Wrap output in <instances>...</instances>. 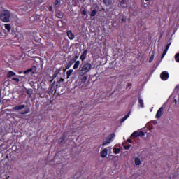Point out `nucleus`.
<instances>
[{
	"label": "nucleus",
	"mask_w": 179,
	"mask_h": 179,
	"mask_svg": "<svg viewBox=\"0 0 179 179\" xmlns=\"http://www.w3.org/2000/svg\"><path fill=\"white\" fill-rule=\"evenodd\" d=\"M29 113H30V109L27 108L24 111H22L20 114H21V115H26V114H29Z\"/></svg>",
	"instance_id": "nucleus-25"
},
{
	"label": "nucleus",
	"mask_w": 179,
	"mask_h": 179,
	"mask_svg": "<svg viewBox=\"0 0 179 179\" xmlns=\"http://www.w3.org/2000/svg\"><path fill=\"white\" fill-rule=\"evenodd\" d=\"M143 1H144L145 2L148 3L150 0H143Z\"/></svg>",
	"instance_id": "nucleus-52"
},
{
	"label": "nucleus",
	"mask_w": 179,
	"mask_h": 179,
	"mask_svg": "<svg viewBox=\"0 0 179 179\" xmlns=\"http://www.w3.org/2000/svg\"><path fill=\"white\" fill-rule=\"evenodd\" d=\"M114 138H115V134L112 133L108 137L106 138L105 141H103L102 143V146H106V145H108V143H111L113 141H114Z\"/></svg>",
	"instance_id": "nucleus-3"
},
{
	"label": "nucleus",
	"mask_w": 179,
	"mask_h": 179,
	"mask_svg": "<svg viewBox=\"0 0 179 179\" xmlns=\"http://www.w3.org/2000/svg\"><path fill=\"white\" fill-rule=\"evenodd\" d=\"M62 82H64V78H60L57 83L54 81L50 85V90H57L58 87H61Z\"/></svg>",
	"instance_id": "nucleus-4"
},
{
	"label": "nucleus",
	"mask_w": 179,
	"mask_h": 179,
	"mask_svg": "<svg viewBox=\"0 0 179 179\" xmlns=\"http://www.w3.org/2000/svg\"><path fill=\"white\" fill-rule=\"evenodd\" d=\"M92 69V64L90 63H84L80 65L79 68V76H83L84 75H86L88 72L90 71Z\"/></svg>",
	"instance_id": "nucleus-2"
},
{
	"label": "nucleus",
	"mask_w": 179,
	"mask_h": 179,
	"mask_svg": "<svg viewBox=\"0 0 179 179\" xmlns=\"http://www.w3.org/2000/svg\"><path fill=\"white\" fill-rule=\"evenodd\" d=\"M48 92V94H51V93H54L55 94H59V92H57L58 91L57 90H50V91H47Z\"/></svg>",
	"instance_id": "nucleus-32"
},
{
	"label": "nucleus",
	"mask_w": 179,
	"mask_h": 179,
	"mask_svg": "<svg viewBox=\"0 0 179 179\" xmlns=\"http://www.w3.org/2000/svg\"><path fill=\"white\" fill-rule=\"evenodd\" d=\"M107 155H108V149L104 148L101 152V157H107Z\"/></svg>",
	"instance_id": "nucleus-13"
},
{
	"label": "nucleus",
	"mask_w": 179,
	"mask_h": 179,
	"mask_svg": "<svg viewBox=\"0 0 179 179\" xmlns=\"http://www.w3.org/2000/svg\"><path fill=\"white\" fill-rule=\"evenodd\" d=\"M173 103H175V106H177V99H174Z\"/></svg>",
	"instance_id": "nucleus-50"
},
{
	"label": "nucleus",
	"mask_w": 179,
	"mask_h": 179,
	"mask_svg": "<svg viewBox=\"0 0 179 179\" xmlns=\"http://www.w3.org/2000/svg\"><path fill=\"white\" fill-rule=\"evenodd\" d=\"M41 92L38 93L39 97H41V99H43V97H45V91H41Z\"/></svg>",
	"instance_id": "nucleus-31"
},
{
	"label": "nucleus",
	"mask_w": 179,
	"mask_h": 179,
	"mask_svg": "<svg viewBox=\"0 0 179 179\" xmlns=\"http://www.w3.org/2000/svg\"><path fill=\"white\" fill-rule=\"evenodd\" d=\"M169 72L167 71H162L160 74L162 80H167V79H169Z\"/></svg>",
	"instance_id": "nucleus-7"
},
{
	"label": "nucleus",
	"mask_w": 179,
	"mask_h": 179,
	"mask_svg": "<svg viewBox=\"0 0 179 179\" xmlns=\"http://www.w3.org/2000/svg\"><path fill=\"white\" fill-rule=\"evenodd\" d=\"M4 27L8 33H10V30H12V27L10 26V24H4Z\"/></svg>",
	"instance_id": "nucleus-21"
},
{
	"label": "nucleus",
	"mask_w": 179,
	"mask_h": 179,
	"mask_svg": "<svg viewBox=\"0 0 179 179\" xmlns=\"http://www.w3.org/2000/svg\"><path fill=\"white\" fill-rule=\"evenodd\" d=\"M71 66H72V64H70L68 62L67 64L66 65V69H69V68H71Z\"/></svg>",
	"instance_id": "nucleus-41"
},
{
	"label": "nucleus",
	"mask_w": 179,
	"mask_h": 179,
	"mask_svg": "<svg viewBox=\"0 0 179 179\" xmlns=\"http://www.w3.org/2000/svg\"><path fill=\"white\" fill-rule=\"evenodd\" d=\"M96 15H97V10L94 9L91 13H90V17H94V16H96Z\"/></svg>",
	"instance_id": "nucleus-29"
},
{
	"label": "nucleus",
	"mask_w": 179,
	"mask_h": 179,
	"mask_svg": "<svg viewBox=\"0 0 179 179\" xmlns=\"http://www.w3.org/2000/svg\"><path fill=\"white\" fill-rule=\"evenodd\" d=\"M0 103H1V101H0Z\"/></svg>",
	"instance_id": "nucleus-55"
},
{
	"label": "nucleus",
	"mask_w": 179,
	"mask_h": 179,
	"mask_svg": "<svg viewBox=\"0 0 179 179\" xmlns=\"http://www.w3.org/2000/svg\"><path fill=\"white\" fill-rule=\"evenodd\" d=\"M124 148L126 150H128L129 149L131 148V145L130 144H129L128 145H124Z\"/></svg>",
	"instance_id": "nucleus-39"
},
{
	"label": "nucleus",
	"mask_w": 179,
	"mask_h": 179,
	"mask_svg": "<svg viewBox=\"0 0 179 179\" xmlns=\"http://www.w3.org/2000/svg\"><path fill=\"white\" fill-rule=\"evenodd\" d=\"M67 36L69 40H73V38H75V35L73 34V33H72V31H68Z\"/></svg>",
	"instance_id": "nucleus-16"
},
{
	"label": "nucleus",
	"mask_w": 179,
	"mask_h": 179,
	"mask_svg": "<svg viewBox=\"0 0 179 179\" xmlns=\"http://www.w3.org/2000/svg\"><path fill=\"white\" fill-rule=\"evenodd\" d=\"M138 136H145V132L136 131L131 135V138H138Z\"/></svg>",
	"instance_id": "nucleus-6"
},
{
	"label": "nucleus",
	"mask_w": 179,
	"mask_h": 179,
	"mask_svg": "<svg viewBox=\"0 0 179 179\" xmlns=\"http://www.w3.org/2000/svg\"><path fill=\"white\" fill-rule=\"evenodd\" d=\"M79 65H80V61H76V62H74L73 69H78V68H79Z\"/></svg>",
	"instance_id": "nucleus-24"
},
{
	"label": "nucleus",
	"mask_w": 179,
	"mask_h": 179,
	"mask_svg": "<svg viewBox=\"0 0 179 179\" xmlns=\"http://www.w3.org/2000/svg\"><path fill=\"white\" fill-rule=\"evenodd\" d=\"M121 152V148H113V153L118 155Z\"/></svg>",
	"instance_id": "nucleus-30"
},
{
	"label": "nucleus",
	"mask_w": 179,
	"mask_h": 179,
	"mask_svg": "<svg viewBox=\"0 0 179 179\" xmlns=\"http://www.w3.org/2000/svg\"><path fill=\"white\" fill-rule=\"evenodd\" d=\"M23 71H18V73H20V74H22V73H23Z\"/></svg>",
	"instance_id": "nucleus-51"
},
{
	"label": "nucleus",
	"mask_w": 179,
	"mask_h": 179,
	"mask_svg": "<svg viewBox=\"0 0 179 179\" xmlns=\"http://www.w3.org/2000/svg\"><path fill=\"white\" fill-rule=\"evenodd\" d=\"M127 142H128L129 143H132V140L128 138V139L127 140Z\"/></svg>",
	"instance_id": "nucleus-48"
},
{
	"label": "nucleus",
	"mask_w": 179,
	"mask_h": 179,
	"mask_svg": "<svg viewBox=\"0 0 179 179\" xmlns=\"http://www.w3.org/2000/svg\"><path fill=\"white\" fill-rule=\"evenodd\" d=\"M58 3H59V1L58 0H55L54 6H57V5H58Z\"/></svg>",
	"instance_id": "nucleus-44"
},
{
	"label": "nucleus",
	"mask_w": 179,
	"mask_h": 179,
	"mask_svg": "<svg viewBox=\"0 0 179 179\" xmlns=\"http://www.w3.org/2000/svg\"><path fill=\"white\" fill-rule=\"evenodd\" d=\"M66 136H65V134H63L62 136L59 139V144L62 145L64 142H65Z\"/></svg>",
	"instance_id": "nucleus-14"
},
{
	"label": "nucleus",
	"mask_w": 179,
	"mask_h": 179,
	"mask_svg": "<svg viewBox=\"0 0 179 179\" xmlns=\"http://www.w3.org/2000/svg\"><path fill=\"white\" fill-rule=\"evenodd\" d=\"M134 163L136 166H141V159L139 157H136L134 159Z\"/></svg>",
	"instance_id": "nucleus-23"
},
{
	"label": "nucleus",
	"mask_w": 179,
	"mask_h": 179,
	"mask_svg": "<svg viewBox=\"0 0 179 179\" xmlns=\"http://www.w3.org/2000/svg\"><path fill=\"white\" fill-rule=\"evenodd\" d=\"M56 16L57 17H58V19H62V17H64V13L62 12L57 13Z\"/></svg>",
	"instance_id": "nucleus-27"
},
{
	"label": "nucleus",
	"mask_w": 179,
	"mask_h": 179,
	"mask_svg": "<svg viewBox=\"0 0 179 179\" xmlns=\"http://www.w3.org/2000/svg\"><path fill=\"white\" fill-rule=\"evenodd\" d=\"M175 60L176 61V62H179V53H177L175 55Z\"/></svg>",
	"instance_id": "nucleus-37"
},
{
	"label": "nucleus",
	"mask_w": 179,
	"mask_h": 179,
	"mask_svg": "<svg viewBox=\"0 0 179 179\" xmlns=\"http://www.w3.org/2000/svg\"><path fill=\"white\" fill-rule=\"evenodd\" d=\"M127 85H128V86H131V83H128Z\"/></svg>",
	"instance_id": "nucleus-53"
},
{
	"label": "nucleus",
	"mask_w": 179,
	"mask_h": 179,
	"mask_svg": "<svg viewBox=\"0 0 179 179\" xmlns=\"http://www.w3.org/2000/svg\"><path fill=\"white\" fill-rule=\"evenodd\" d=\"M26 107V105H17L13 108L14 111H19L20 110H23Z\"/></svg>",
	"instance_id": "nucleus-11"
},
{
	"label": "nucleus",
	"mask_w": 179,
	"mask_h": 179,
	"mask_svg": "<svg viewBox=\"0 0 179 179\" xmlns=\"http://www.w3.org/2000/svg\"><path fill=\"white\" fill-rule=\"evenodd\" d=\"M103 3L106 6H111L113 5V0H103Z\"/></svg>",
	"instance_id": "nucleus-18"
},
{
	"label": "nucleus",
	"mask_w": 179,
	"mask_h": 179,
	"mask_svg": "<svg viewBox=\"0 0 179 179\" xmlns=\"http://www.w3.org/2000/svg\"><path fill=\"white\" fill-rule=\"evenodd\" d=\"M23 73H24V75H30V73H29V69L24 71L23 72Z\"/></svg>",
	"instance_id": "nucleus-42"
},
{
	"label": "nucleus",
	"mask_w": 179,
	"mask_h": 179,
	"mask_svg": "<svg viewBox=\"0 0 179 179\" xmlns=\"http://www.w3.org/2000/svg\"><path fill=\"white\" fill-rule=\"evenodd\" d=\"M0 93H2V90H0Z\"/></svg>",
	"instance_id": "nucleus-54"
},
{
	"label": "nucleus",
	"mask_w": 179,
	"mask_h": 179,
	"mask_svg": "<svg viewBox=\"0 0 179 179\" xmlns=\"http://www.w3.org/2000/svg\"><path fill=\"white\" fill-rule=\"evenodd\" d=\"M65 24H66L65 22H64L62 20H59L57 21V26H59V27H64Z\"/></svg>",
	"instance_id": "nucleus-20"
},
{
	"label": "nucleus",
	"mask_w": 179,
	"mask_h": 179,
	"mask_svg": "<svg viewBox=\"0 0 179 179\" xmlns=\"http://www.w3.org/2000/svg\"><path fill=\"white\" fill-rule=\"evenodd\" d=\"M138 103H139V104H140V107H141V108H143L145 107V104H144V103H143V99H142V98H141V96H139V97L138 98Z\"/></svg>",
	"instance_id": "nucleus-19"
},
{
	"label": "nucleus",
	"mask_w": 179,
	"mask_h": 179,
	"mask_svg": "<svg viewBox=\"0 0 179 179\" xmlns=\"http://www.w3.org/2000/svg\"><path fill=\"white\" fill-rule=\"evenodd\" d=\"M61 71H62L61 68L56 69V71H55L54 74L52 76V80H50V83H52V80H54V79H55V78H57L58 76V75L59 74V72H61Z\"/></svg>",
	"instance_id": "nucleus-10"
},
{
	"label": "nucleus",
	"mask_w": 179,
	"mask_h": 179,
	"mask_svg": "<svg viewBox=\"0 0 179 179\" xmlns=\"http://www.w3.org/2000/svg\"><path fill=\"white\" fill-rule=\"evenodd\" d=\"M26 93L29 95V99H30V97H31V94L33 93V91H31V90H27Z\"/></svg>",
	"instance_id": "nucleus-35"
},
{
	"label": "nucleus",
	"mask_w": 179,
	"mask_h": 179,
	"mask_svg": "<svg viewBox=\"0 0 179 179\" xmlns=\"http://www.w3.org/2000/svg\"><path fill=\"white\" fill-rule=\"evenodd\" d=\"M167 51H169V50H167V49H165V50H164V52H163V53H162V57H161L162 59H163V58H164V57H165L166 55L167 54Z\"/></svg>",
	"instance_id": "nucleus-33"
},
{
	"label": "nucleus",
	"mask_w": 179,
	"mask_h": 179,
	"mask_svg": "<svg viewBox=\"0 0 179 179\" xmlns=\"http://www.w3.org/2000/svg\"><path fill=\"white\" fill-rule=\"evenodd\" d=\"M122 5H125V0H119Z\"/></svg>",
	"instance_id": "nucleus-46"
},
{
	"label": "nucleus",
	"mask_w": 179,
	"mask_h": 179,
	"mask_svg": "<svg viewBox=\"0 0 179 179\" xmlns=\"http://www.w3.org/2000/svg\"><path fill=\"white\" fill-rule=\"evenodd\" d=\"M28 71L30 75H34V73H36V72H37V67L36 66H33L30 69H28Z\"/></svg>",
	"instance_id": "nucleus-12"
},
{
	"label": "nucleus",
	"mask_w": 179,
	"mask_h": 179,
	"mask_svg": "<svg viewBox=\"0 0 179 179\" xmlns=\"http://www.w3.org/2000/svg\"><path fill=\"white\" fill-rule=\"evenodd\" d=\"M12 76H16V73L12 71H9L6 75L7 79H9V78H12Z\"/></svg>",
	"instance_id": "nucleus-15"
},
{
	"label": "nucleus",
	"mask_w": 179,
	"mask_h": 179,
	"mask_svg": "<svg viewBox=\"0 0 179 179\" xmlns=\"http://www.w3.org/2000/svg\"><path fill=\"white\" fill-rule=\"evenodd\" d=\"M11 16L12 13L9 10H3L0 13V20L3 22V23H9Z\"/></svg>",
	"instance_id": "nucleus-1"
},
{
	"label": "nucleus",
	"mask_w": 179,
	"mask_h": 179,
	"mask_svg": "<svg viewBox=\"0 0 179 179\" xmlns=\"http://www.w3.org/2000/svg\"><path fill=\"white\" fill-rule=\"evenodd\" d=\"M83 77L80 78L81 83H85L86 80H87V76H82Z\"/></svg>",
	"instance_id": "nucleus-28"
},
{
	"label": "nucleus",
	"mask_w": 179,
	"mask_h": 179,
	"mask_svg": "<svg viewBox=\"0 0 179 179\" xmlns=\"http://www.w3.org/2000/svg\"><path fill=\"white\" fill-rule=\"evenodd\" d=\"M87 50H85L80 55V59L82 61V62H84L85 59H86V57H87Z\"/></svg>",
	"instance_id": "nucleus-9"
},
{
	"label": "nucleus",
	"mask_w": 179,
	"mask_h": 179,
	"mask_svg": "<svg viewBox=\"0 0 179 179\" xmlns=\"http://www.w3.org/2000/svg\"><path fill=\"white\" fill-rule=\"evenodd\" d=\"M41 15L38 14H34L30 18V22H32V23H40L41 22Z\"/></svg>",
	"instance_id": "nucleus-5"
},
{
	"label": "nucleus",
	"mask_w": 179,
	"mask_h": 179,
	"mask_svg": "<svg viewBox=\"0 0 179 179\" xmlns=\"http://www.w3.org/2000/svg\"><path fill=\"white\" fill-rule=\"evenodd\" d=\"M73 72V69H70V70L67 71V72H66L67 79H69V78L71 77V75H72Z\"/></svg>",
	"instance_id": "nucleus-26"
},
{
	"label": "nucleus",
	"mask_w": 179,
	"mask_h": 179,
	"mask_svg": "<svg viewBox=\"0 0 179 179\" xmlns=\"http://www.w3.org/2000/svg\"><path fill=\"white\" fill-rule=\"evenodd\" d=\"M174 90H179V84L175 87Z\"/></svg>",
	"instance_id": "nucleus-49"
},
{
	"label": "nucleus",
	"mask_w": 179,
	"mask_h": 179,
	"mask_svg": "<svg viewBox=\"0 0 179 179\" xmlns=\"http://www.w3.org/2000/svg\"><path fill=\"white\" fill-rule=\"evenodd\" d=\"M126 21H127V20H126L125 18H124V17H122V18L121 19L122 23H125Z\"/></svg>",
	"instance_id": "nucleus-47"
},
{
	"label": "nucleus",
	"mask_w": 179,
	"mask_h": 179,
	"mask_svg": "<svg viewBox=\"0 0 179 179\" xmlns=\"http://www.w3.org/2000/svg\"><path fill=\"white\" fill-rule=\"evenodd\" d=\"M170 45H171V43H169L167 44V45L166 46L165 50H169V48H170Z\"/></svg>",
	"instance_id": "nucleus-43"
},
{
	"label": "nucleus",
	"mask_w": 179,
	"mask_h": 179,
	"mask_svg": "<svg viewBox=\"0 0 179 179\" xmlns=\"http://www.w3.org/2000/svg\"><path fill=\"white\" fill-rule=\"evenodd\" d=\"M81 15H83V16H86L87 15V13L86 12V10H83L81 12Z\"/></svg>",
	"instance_id": "nucleus-38"
},
{
	"label": "nucleus",
	"mask_w": 179,
	"mask_h": 179,
	"mask_svg": "<svg viewBox=\"0 0 179 179\" xmlns=\"http://www.w3.org/2000/svg\"><path fill=\"white\" fill-rule=\"evenodd\" d=\"M129 115H131L130 112H129L124 117H123L121 119L120 122H124V121H125L126 120H127L129 117Z\"/></svg>",
	"instance_id": "nucleus-22"
},
{
	"label": "nucleus",
	"mask_w": 179,
	"mask_h": 179,
	"mask_svg": "<svg viewBox=\"0 0 179 179\" xmlns=\"http://www.w3.org/2000/svg\"><path fill=\"white\" fill-rule=\"evenodd\" d=\"M154 58H155V55H152L151 57H150L149 62H152V61H153Z\"/></svg>",
	"instance_id": "nucleus-40"
},
{
	"label": "nucleus",
	"mask_w": 179,
	"mask_h": 179,
	"mask_svg": "<svg viewBox=\"0 0 179 179\" xmlns=\"http://www.w3.org/2000/svg\"><path fill=\"white\" fill-rule=\"evenodd\" d=\"M142 1H142V5L144 6V8H148V6H149L148 3L145 1H143V0H142Z\"/></svg>",
	"instance_id": "nucleus-34"
},
{
	"label": "nucleus",
	"mask_w": 179,
	"mask_h": 179,
	"mask_svg": "<svg viewBox=\"0 0 179 179\" xmlns=\"http://www.w3.org/2000/svg\"><path fill=\"white\" fill-rule=\"evenodd\" d=\"M78 58H79L78 56H76V57H73L72 59H71L70 61L69 62V63L71 65H73V64H75L76 62V61L78 60Z\"/></svg>",
	"instance_id": "nucleus-17"
},
{
	"label": "nucleus",
	"mask_w": 179,
	"mask_h": 179,
	"mask_svg": "<svg viewBox=\"0 0 179 179\" xmlns=\"http://www.w3.org/2000/svg\"><path fill=\"white\" fill-rule=\"evenodd\" d=\"M48 9L49 12H52V10H53L52 6H50Z\"/></svg>",
	"instance_id": "nucleus-45"
},
{
	"label": "nucleus",
	"mask_w": 179,
	"mask_h": 179,
	"mask_svg": "<svg viewBox=\"0 0 179 179\" xmlns=\"http://www.w3.org/2000/svg\"><path fill=\"white\" fill-rule=\"evenodd\" d=\"M12 80L15 82V83H19V82H20V80L19 78H13Z\"/></svg>",
	"instance_id": "nucleus-36"
},
{
	"label": "nucleus",
	"mask_w": 179,
	"mask_h": 179,
	"mask_svg": "<svg viewBox=\"0 0 179 179\" xmlns=\"http://www.w3.org/2000/svg\"><path fill=\"white\" fill-rule=\"evenodd\" d=\"M163 110H164L163 106L159 108V109L157 110L156 113L155 118H162V115H163Z\"/></svg>",
	"instance_id": "nucleus-8"
}]
</instances>
